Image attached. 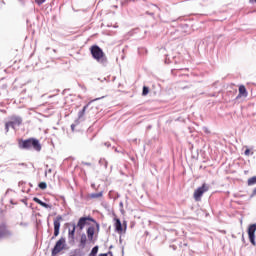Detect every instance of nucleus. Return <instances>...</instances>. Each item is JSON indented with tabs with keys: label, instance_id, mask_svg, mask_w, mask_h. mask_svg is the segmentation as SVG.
I'll return each mask as SVG.
<instances>
[{
	"label": "nucleus",
	"instance_id": "2",
	"mask_svg": "<svg viewBox=\"0 0 256 256\" xmlns=\"http://www.w3.org/2000/svg\"><path fill=\"white\" fill-rule=\"evenodd\" d=\"M20 149H31L35 151H41V143L35 138H29L27 140H20L18 143Z\"/></svg>",
	"mask_w": 256,
	"mask_h": 256
},
{
	"label": "nucleus",
	"instance_id": "6",
	"mask_svg": "<svg viewBox=\"0 0 256 256\" xmlns=\"http://www.w3.org/2000/svg\"><path fill=\"white\" fill-rule=\"evenodd\" d=\"M8 123H10L12 129H15L16 125L19 127V125L23 123V119L19 116L13 115L10 116V121H8Z\"/></svg>",
	"mask_w": 256,
	"mask_h": 256
},
{
	"label": "nucleus",
	"instance_id": "8",
	"mask_svg": "<svg viewBox=\"0 0 256 256\" xmlns=\"http://www.w3.org/2000/svg\"><path fill=\"white\" fill-rule=\"evenodd\" d=\"M62 217L58 216L55 220H54V237H58L59 236V229H61V221H62Z\"/></svg>",
	"mask_w": 256,
	"mask_h": 256
},
{
	"label": "nucleus",
	"instance_id": "17",
	"mask_svg": "<svg viewBox=\"0 0 256 256\" xmlns=\"http://www.w3.org/2000/svg\"><path fill=\"white\" fill-rule=\"evenodd\" d=\"M97 253H99V246H95L94 248H92L90 256H96Z\"/></svg>",
	"mask_w": 256,
	"mask_h": 256
},
{
	"label": "nucleus",
	"instance_id": "4",
	"mask_svg": "<svg viewBox=\"0 0 256 256\" xmlns=\"http://www.w3.org/2000/svg\"><path fill=\"white\" fill-rule=\"evenodd\" d=\"M66 240L65 238L61 237L55 244L54 248L52 249L51 255L57 256L61 251L65 249Z\"/></svg>",
	"mask_w": 256,
	"mask_h": 256
},
{
	"label": "nucleus",
	"instance_id": "13",
	"mask_svg": "<svg viewBox=\"0 0 256 256\" xmlns=\"http://www.w3.org/2000/svg\"><path fill=\"white\" fill-rule=\"evenodd\" d=\"M33 202L37 203L38 205H41V207H44L45 209H51V206L43 201L41 199L34 197Z\"/></svg>",
	"mask_w": 256,
	"mask_h": 256
},
{
	"label": "nucleus",
	"instance_id": "22",
	"mask_svg": "<svg viewBox=\"0 0 256 256\" xmlns=\"http://www.w3.org/2000/svg\"><path fill=\"white\" fill-rule=\"evenodd\" d=\"M113 256V252L109 251L108 253H101L99 256Z\"/></svg>",
	"mask_w": 256,
	"mask_h": 256
},
{
	"label": "nucleus",
	"instance_id": "20",
	"mask_svg": "<svg viewBox=\"0 0 256 256\" xmlns=\"http://www.w3.org/2000/svg\"><path fill=\"white\" fill-rule=\"evenodd\" d=\"M142 95H149V88L147 86L143 87Z\"/></svg>",
	"mask_w": 256,
	"mask_h": 256
},
{
	"label": "nucleus",
	"instance_id": "3",
	"mask_svg": "<svg viewBox=\"0 0 256 256\" xmlns=\"http://www.w3.org/2000/svg\"><path fill=\"white\" fill-rule=\"evenodd\" d=\"M87 221H91L92 223H95L96 229H97V233H99V229H100L99 223H97V221L95 219H93L91 216L81 217L78 220V223H77L76 227H78V229L80 231H83V229H85V226L87 225Z\"/></svg>",
	"mask_w": 256,
	"mask_h": 256
},
{
	"label": "nucleus",
	"instance_id": "18",
	"mask_svg": "<svg viewBox=\"0 0 256 256\" xmlns=\"http://www.w3.org/2000/svg\"><path fill=\"white\" fill-rule=\"evenodd\" d=\"M247 183L249 186L256 185V176L249 178Z\"/></svg>",
	"mask_w": 256,
	"mask_h": 256
},
{
	"label": "nucleus",
	"instance_id": "24",
	"mask_svg": "<svg viewBox=\"0 0 256 256\" xmlns=\"http://www.w3.org/2000/svg\"><path fill=\"white\" fill-rule=\"evenodd\" d=\"M46 0H35V2L38 4V5H43V3H45Z\"/></svg>",
	"mask_w": 256,
	"mask_h": 256
},
{
	"label": "nucleus",
	"instance_id": "11",
	"mask_svg": "<svg viewBox=\"0 0 256 256\" xmlns=\"http://www.w3.org/2000/svg\"><path fill=\"white\" fill-rule=\"evenodd\" d=\"M238 91L239 94L237 96V99H241V97H247V95H249V93L247 92V88H245V85H240Z\"/></svg>",
	"mask_w": 256,
	"mask_h": 256
},
{
	"label": "nucleus",
	"instance_id": "23",
	"mask_svg": "<svg viewBox=\"0 0 256 256\" xmlns=\"http://www.w3.org/2000/svg\"><path fill=\"white\" fill-rule=\"evenodd\" d=\"M244 155H246V157H249V155H251V150L247 148L244 152Z\"/></svg>",
	"mask_w": 256,
	"mask_h": 256
},
{
	"label": "nucleus",
	"instance_id": "9",
	"mask_svg": "<svg viewBox=\"0 0 256 256\" xmlns=\"http://www.w3.org/2000/svg\"><path fill=\"white\" fill-rule=\"evenodd\" d=\"M88 241L90 243H95L94 237H95V228L93 226L88 227L86 230Z\"/></svg>",
	"mask_w": 256,
	"mask_h": 256
},
{
	"label": "nucleus",
	"instance_id": "1",
	"mask_svg": "<svg viewBox=\"0 0 256 256\" xmlns=\"http://www.w3.org/2000/svg\"><path fill=\"white\" fill-rule=\"evenodd\" d=\"M90 53L93 59H95V61H97L98 63H101L102 65H105V63H107V55H105V52H103V49H101V47L97 45L91 46Z\"/></svg>",
	"mask_w": 256,
	"mask_h": 256
},
{
	"label": "nucleus",
	"instance_id": "15",
	"mask_svg": "<svg viewBox=\"0 0 256 256\" xmlns=\"http://www.w3.org/2000/svg\"><path fill=\"white\" fill-rule=\"evenodd\" d=\"M101 197H103V192H99V193H92L90 195L91 199H101Z\"/></svg>",
	"mask_w": 256,
	"mask_h": 256
},
{
	"label": "nucleus",
	"instance_id": "14",
	"mask_svg": "<svg viewBox=\"0 0 256 256\" xmlns=\"http://www.w3.org/2000/svg\"><path fill=\"white\" fill-rule=\"evenodd\" d=\"M115 221V229L117 233H123V225L121 224V220H119V218H116Z\"/></svg>",
	"mask_w": 256,
	"mask_h": 256
},
{
	"label": "nucleus",
	"instance_id": "19",
	"mask_svg": "<svg viewBox=\"0 0 256 256\" xmlns=\"http://www.w3.org/2000/svg\"><path fill=\"white\" fill-rule=\"evenodd\" d=\"M38 187H39V189L45 190V189H47V183H45V182H40V183L38 184Z\"/></svg>",
	"mask_w": 256,
	"mask_h": 256
},
{
	"label": "nucleus",
	"instance_id": "5",
	"mask_svg": "<svg viewBox=\"0 0 256 256\" xmlns=\"http://www.w3.org/2000/svg\"><path fill=\"white\" fill-rule=\"evenodd\" d=\"M207 191H209V186L205 183L201 187L197 188L193 195L195 201H201V197H203V194L207 193Z\"/></svg>",
	"mask_w": 256,
	"mask_h": 256
},
{
	"label": "nucleus",
	"instance_id": "7",
	"mask_svg": "<svg viewBox=\"0 0 256 256\" xmlns=\"http://www.w3.org/2000/svg\"><path fill=\"white\" fill-rule=\"evenodd\" d=\"M255 231H256V224L250 225L248 228V237L252 245H255Z\"/></svg>",
	"mask_w": 256,
	"mask_h": 256
},
{
	"label": "nucleus",
	"instance_id": "12",
	"mask_svg": "<svg viewBox=\"0 0 256 256\" xmlns=\"http://www.w3.org/2000/svg\"><path fill=\"white\" fill-rule=\"evenodd\" d=\"M87 234L83 233L80 236V241H79V247L81 249H85V247L87 246Z\"/></svg>",
	"mask_w": 256,
	"mask_h": 256
},
{
	"label": "nucleus",
	"instance_id": "26",
	"mask_svg": "<svg viewBox=\"0 0 256 256\" xmlns=\"http://www.w3.org/2000/svg\"><path fill=\"white\" fill-rule=\"evenodd\" d=\"M255 195H256V188L253 190L251 197H255Z\"/></svg>",
	"mask_w": 256,
	"mask_h": 256
},
{
	"label": "nucleus",
	"instance_id": "16",
	"mask_svg": "<svg viewBox=\"0 0 256 256\" xmlns=\"http://www.w3.org/2000/svg\"><path fill=\"white\" fill-rule=\"evenodd\" d=\"M7 231V224L1 223L0 224V235H3Z\"/></svg>",
	"mask_w": 256,
	"mask_h": 256
},
{
	"label": "nucleus",
	"instance_id": "25",
	"mask_svg": "<svg viewBox=\"0 0 256 256\" xmlns=\"http://www.w3.org/2000/svg\"><path fill=\"white\" fill-rule=\"evenodd\" d=\"M86 109H87V106H84V107H83V109H82V112H81V113H82V115H84V114H85Z\"/></svg>",
	"mask_w": 256,
	"mask_h": 256
},
{
	"label": "nucleus",
	"instance_id": "10",
	"mask_svg": "<svg viewBox=\"0 0 256 256\" xmlns=\"http://www.w3.org/2000/svg\"><path fill=\"white\" fill-rule=\"evenodd\" d=\"M77 229V225L73 224L72 229L69 228L68 230V239L72 242L75 243V230Z\"/></svg>",
	"mask_w": 256,
	"mask_h": 256
},
{
	"label": "nucleus",
	"instance_id": "21",
	"mask_svg": "<svg viewBox=\"0 0 256 256\" xmlns=\"http://www.w3.org/2000/svg\"><path fill=\"white\" fill-rule=\"evenodd\" d=\"M9 127H11V124L9 122L5 123V131L6 133H9Z\"/></svg>",
	"mask_w": 256,
	"mask_h": 256
}]
</instances>
